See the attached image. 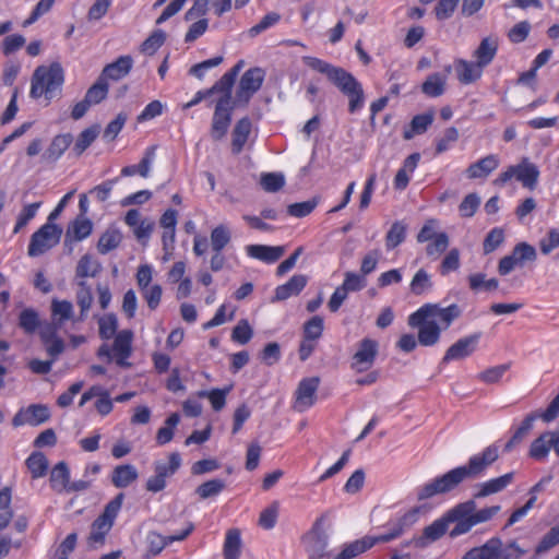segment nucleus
Instances as JSON below:
<instances>
[{"label": "nucleus", "instance_id": "obj_1", "mask_svg": "<svg viewBox=\"0 0 559 559\" xmlns=\"http://www.w3.org/2000/svg\"><path fill=\"white\" fill-rule=\"evenodd\" d=\"M498 459L499 448L496 444L488 445L481 453L471 456L467 465L455 467L424 485L417 492L418 500H426L453 490L465 479L479 476Z\"/></svg>", "mask_w": 559, "mask_h": 559}, {"label": "nucleus", "instance_id": "obj_2", "mask_svg": "<svg viewBox=\"0 0 559 559\" xmlns=\"http://www.w3.org/2000/svg\"><path fill=\"white\" fill-rule=\"evenodd\" d=\"M461 316L462 309L456 304L444 308L438 304H425L408 317L407 323L418 330V343L421 346H433L439 342L441 332L448 330Z\"/></svg>", "mask_w": 559, "mask_h": 559}, {"label": "nucleus", "instance_id": "obj_3", "mask_svg": "<svg viewBox=\"0 0 559 559\" xmlns=\"http://www.w3.org/2000/svg\"><path fill=\"white\" fill-rule=\"evenodd\" d=\"M304 62L312 70L325 74L326 78L348 97V110L355 112L364 105V90L356 78L343 68L334 67L316 57H304Z\"/></svg>", "mask_w": 559, "mask_h": 559}, {"label": "nucleus", "instance_id": "obj_4", "mask_svg": "<svg viewBox=\"0 0 559 559\" xmlns=\"http://www.w3.org/2000/svg\"><path fill=\"white\" fill-rule=\"evenodd\" d=\"M64 82V71L59 62H52L49 67L36 68L32 76L29 95L34 99L45 96L50 100L61 91Z\"/></svg>", "mask_w": 559, "mask_h": 559}, {"label": "nucleus", "instance_id": "obj_5", "mask_svg": "<svg viewBox=\"0 0 559 559\" xmlns=\"http://www.w3.org/2000/svg\"><path fill=\"white\" fill-rule=\"evenodd\" d=\"M406 515L399 519L390 528L388 533L380 534L378 536H364L360 539H357L353 543H349L344 547V549L334 558V559H353L358 555L365 552L366 550L373 547L379 543H389L397 537H400L406 524Z\"/></svg>", "mask_w": 559, "mask_h": 559}, {"label": "nucleus", "instance_id": "obj_6", "mask_svg": "<svg viewBox=\"0 0 559 559\" xmlns=\"http://www.w3.org/2000/svg\"><path fill=\"white\" fill-rule=\"evenodd\" d=\"M526 550L522 549L515 542L503 547L502 540L492 537L483 546L469 549L462 559H520Z\"/></svg>", "mask_w": 559, "mask_h": 559}, {"label": "nucleus", "instance_id": "obj_7", "mask_svg": "<svg viewBox=\"0 0 559 559\" xmlns=\"http://www.w3.org/2000/svg\"><path fill=\"white\" fill-rule=\"evenodd\" d=\"M123 499L124 495L122 492L118 493L106 504L103 513L92 523L91 533L87 537V544L91 548H97L104 544L105 537L111 530L115 519L121 509Z\"/></svg>", "mask_w": 559, "mask_h": 559}, {"label": "nucleus", "instance_id": "obj_8", "mask_svg": "<svg viewBox=\"0 0 559 559\" xmlns=\"http://www.w3.org/2000/svg\"><path fill=\"white\" fill-rule=\"evenodd\" d=\"M539 175L540 173L538 167L527 157H524L519 164L511 165L504 171H502L495 179L493 183L497 186H503L512 178H515L522 183L524 188L534 190L537 186Z\"/></svg>", "mask_w": 559, "mask_h": 559}, {"label": "nucleus", "instance_id": "obj_9", "mask_svg": "<svg viewBox=\"0 0 559 559\" xmlns=\"http://www.w3.org/2000/svg\"><path fill=\"white\" fill-rule=\"evenodd\" d=\"M61 235V227L47 222L32 235L27 250L28 255L38 257L53 248L59 243Z\"/></svg>", "mask_w": 559, "mask_h": 559}, {"label": "nucleus", "instance_id": "obj_10", "mask_svg": "<svg viewBox=\"0 0 559 559\" xmlns=\"http://www.w3.org/2000/svg\"><path fill=\"white\" fill-rule=\"evenodd\" d=\"M476 503L474 500H468L456 504L449 510L444 516L450 523H455V526L450 531L451 537L468 533L473 527V511H475Z\"/></svg>", "mask_w": 559, "mask_h": 559}, {"label": "nucleus", "instance_id": "obj_11", "mask_svg": "<svg viewBox=\"0 0 559 559\" xmlns=\"http://www.w3.org/2000/svg\"><path fill=\"white\" fill-rule=\"evenodd\" d=\"M233 107L228 104V97H219L212 119L211 136L215 141L222 140L229 128L231 121Z\"/></svg>", "mask_w": 559, "mask_h": 559}, {"label": "nucleus", "instance_id": "obj_12", "mask_svg": "<svg viewBox=\"0 0 559 559\" xmlns=\"http://www.w3.org/2000/svg\"><path fill=\"white\" fill-rule=\"evenodd\" d=\"M319 383L318 377L305 378L299 382L295 392V411L302 413L316 403Z\"/></svg>", "mask_w": 559, "mask_h": 559}, {"label": "nucleus", "instance_id": "obj_13", "mask_svg": "<svg viewBox=\"0 0 559 559\" xmlns=\"http://www.w3.org/2000/svg\"><path fill=\"white\" fill-rule=\"evenodd\" d=\"M322 518L318 519L311 531L305 537L309 559H322L326 555L328 534L322 528Z\"/></svg>", "mask_w": 559, "mask_h": 559}, {"label": "nucleus", "instance_id": "obj_14", "mask_svg": "<svg viewBox=\"0 0 559 559\" xmlns=\"http://www.w3.org/2000/svg\"><path fill=\"white\" fill-rule=\"evenodd\" d=\"M50 418L49 408L44 404H32L26 408H21L13 417L12 425L20 427L23 425L39 426Z\"/></svg>", "mask_w": 559, "mask_h": 559}, {"label": "nucleus", "instance_id": "obj_15", "mask_svg": "<svg viewBox=\"0 0 559 559\" xmlns=\"http://www.w3.org/2000/svg\"><path fill=\"white\" fill-rule=\"evenodd\" d=\"M480 336L481 334L478 332L457 340L447 349L442 362L448 364L469 357L476 350Z\"/></svg>", "mask_w": 559, "mask_h": 559}, {"label": "nucleus", "instance_id": "obj_16", "mask_svg": "<svg viewBox=\"0 0 559 559\" xmlns=\"http://www.w3.org/2000/svg\"><path fill=\"white\" fill-rule=\"evenodd\" d=\"M378 354V343L371 338H364L359 342L358 349L353 356L352 368L358 372L368 370Z\"/></svg>", "mask_w": 559, "mask_h": 559}, {"label": "nucleus", "instance_id": "obj_17", "mask_svg": "<svg viewBox=\"0 0 559 559\" xmlns=\"http://www.w3.org/2000/svg\"><path fill=\"white\" fill-rule=\"evenodd\" d=\"M265 72L261 68H250L247 70L239 82L237 96L239 99L249 100L257 93L264 81Z\"/></svg>", "mask_w": 559, "mask_h": 559}, {"label": "nucleus", "instance_id": "obj_18", "mask_svg": "<svg viewBox=\"0 0 559 559\" xmlns=\"http://www.w3.org/2000/svg\"><path fill=\"white\" fill-rule=\"evenodd\" d=\"M133 333L131 330H122L115 336L112 352L115 354L116 364L122 368L131 367L128 358L132 354Z\"/></svg>", "mask_w": 559, "mask_h": 559}, {"label": "nucleus", "instance_id": "obj_19", "mask_svg": "<svg viewBox=\"0 0 559 559\" xmlns=\"http://www.w3.org/2000/svg\"><path fill=\"white\" fill-rule=\"evenodd\" d=\"M193 530V524L189 523L186 530L176 535L163 536L156 532H150L146 537L148 552L152 556L158 555L168 544L186 539Z\"/></svg>", "mask_w": 559, "mask_h": 559}, {"label": "nucleus", "instance_id": "obj_20", "mask_svg": "<svg viewBox=\"0 0 559 559\" xmlns=\"http://www.w3.org/2000/svg\"><path fill=\"white\" fill-rule=\"evenodd\" d=\"M133 67V58L129 55L120 56L117 60L104 67L100 78L108 83V80L119 81L126 78Z\"/></svg>", "mask_w": 559, "mask_h": 559}, {"label": "nucleus", "instance_id": "obj_21", "mask_svg": "<svg viewBox=\"0 0 559 559\" xmlns=\"http://www.w3.org/2000/svg\"><path fill=\"white\" fill-rule=\"evenodd\" d=\"M73 142V136L70 133H63L56 135L47 150L41 155L43 162L46 164H55L62 154L69 148Z\"/></svg>", "mask_w": 559, "mask_h": 559}, {"label": "nucleus", "instance_id": "obj_22", "mask_svg": "<svg viewBox=\"0 0 559 559\" xmlns=\"http://www.w3.org/2000/svg\"><path fill=\"white\" fill-rule=\"evenodd\" d=\"M454 67L457 80L465 85L476 82L483 75L484 67L477 61L472 62L464 59H459L455 61Z\"/></svg>", "mask_w": 559, "mask_h": 559}, {"label": "nucleus", "instance_id": "obj_23", "mask_svg": "<svg viewBox=\"0 0 559 559\" xmlns=\"http://www.w3.org/2000/svg\"><path fill=\"white\" fill-rule=\"evenodd\" d=\"M308 277L304 274H296L290 280L276 287L273 301L286 300L292 296L298 295L307 285Z\"/></svg>", "mask_w": 559, "mask_h": 559}, {"label": "nucleus", "instance_id": "obj_24", "mask_svg": "<svg viewBox=\"0 0 559 559\" xmlns=\"http://www.w3.org/2000/svg\"><path fill=\"white\" fill-rule=\"evenodd\" d=\"M499 166V159L496 155H487L476 163L471 164L466 169L469 179L486 178Z\"/></svg>", "mask_w": 559, "mask_h": 559}, {"label": "nucleus", "instance_id": "obj_25", "mask_svg": "<svg viewBox=\"0 0 559 559\" xmlns=\"http://www.w3.org/2000/svg\"><path fill=\"white\" fill-rule=\"evenodd\" d=\"M514 478V473H507L497 478L489 479L478 485V491L474 495L475 498H484L506 489Z\"/></svg>", "mask_w": 559, "mask_h": 559}, {"label": "nucleus", "instance_id": "obj_26", "mask_svg": "<svg viewBox=\"0 0 559 559\" xmlns=\"http://www.w3.org/2000/svg\"><path fill=\"white\" fill-rule=\"evenodd\" d=\"M284 247L281 246L270 247L264 245H250L247 247V253L250 257L266 263H273L277 261L284 254Z\"/></svg>", "mask_w": 559, "mask_h": 559}, {"label": "nucleus", "instance_id": "obj_27", "mask_svg": "<svg viewBox=\"0 0 559 559\" xmlns=\"http://www.w3.org/2000/svg\"><path fill=\"white\" fill-rule=\"evenodd\" d=\"M251 132V121L249 118H241L237 121L233 130L231 151L234 154H239Z\"/></svg>", "mask_w": 559, "mask_h": 559}, {"label": "nucleus", "instance_id": "obj_28", "mask_svg": "<svg viewBox=\"0 0 559 559\" xmlns=\"http://www.w3.org/2000/svg\"><path fill=\"white\" fill-rule=\"evenodd\" d=\"M497 50L498 40L492 37H486L474 51V57L476 61L485 68L493 60Z\"/></svg>", "mask_w": 559, "mask_h": 559}, {"label": "nucleus", "instance_id": "obj_29", "mask_svg": "<svg viewBox=\"0 0 559 559\" xmlns=\"http://www.w3.org/2000/svg\"><path fill=\"white\" fill-rule=\"evenodd\" d=\"M51 320L59 324L60 326L68 320L78 321V319H73L74 309L73 305L68 300H58L52 299L51 306Z\"/></svg>", "mask_w": 559, "mask_h": 559}, {"label": "nucleus", "instance_id": "obj_30", "mask_svg": "<svg viewBox=\"0 0 559 559\" xmlns=\"http://www.w3.org/2000/svg\"><path fill=\"white\" fill-rule=\"evenodd\" d=\"M138 476V471L133 465H118L112 472L111 481L117 488H126L136 480Z\"/></svg>", "mask_w": 559, "mask_h": 559}, {"label": "nucleus", "instance_id": "obj_31", "mask_svg": "<svg viewBox=\"0 0 559 559\" xmlns=\"http://www.w3.org/2000/svg\"><path fill=\"white\" fill-rule=\"evenodd\" d=\"M447 75L442 73H432L427 76L421 84V92L428 97H439L445 91Z\"/></svg>", "mask_w": 559, "mask_h": 559}, {"label": "nucleus", "instance_id": "obj_32", "mask_svg": "<svg viewBox=\"0 0 559 559\" xmlns=\"http://www.w3.org/2000/svg\"><path fill=\"white\" fill-rule=\"evenodd\" d=\"M223 552L225 559H239L241 554V537L238 528L227 531Z\"/></svg>", "mask_w": 559, "mask_h": 559}, {"label": "nucleus", "instance_id": "obj_33", "mask_svg": "<svg viewBox=\"0 0 559 559\" xmlns=\"http://www.w3.org/2000/svg\"><path fill=\"white\" fill-rule=\"evenodd\" d=\"M433 119L435 112L432 110L415 116L411 121V129L404 131V139L409 140L414 134L426 132L433 122Z\"/></svg>", "mask_w": 559, "mask_h": 559}, {"label": "nucleus", "instance_id": "obj_34", "mask_svg": "<svg viewBox=\"0 0 559 559\" xmlns=\"http://www.w3.org/2000/svg\"><path fill=\"white\" fill-rule=\"evenodd\" d=\"M102 271L100 263L90 254H84L75 269L76 277H95Z\"/></svg>", "mask_w": 559, "mask_h": 559}, {"label": "nucleus", "instance_id": "obj_35", "mask_svg": "<svg viewBox=\"0 0 559 559\" xmlns=\"http://www.w3.org/2000/svg\"><path fill=\"white\" fill-rule=\"evenodd\" d=\"M70 473L64 462L55 465L50 473L51 487L57 491L68 490Z\"/></svg>", "mask_w": 559, "mask_h": 559}, {"label": "nucleus", "instance_id": "obj_36", "mask_svg": "<svg viewBox=\"0 0 559 559\" xmlns=\"http://www.w3.org/2000/svg\"><path fill=\"white\" fill-rule=\"evenodd\" d=\"M79 289L76 292V304L80 307V317L78 321H84L86 318L87 311L90 310L93 302V295L90 286L85 281H80L78 283Z\"/></svg>", "mask_w": 559, "mask_h": 559}, {"label": "nucleus", "instance_id": "obj_37", "mask_svg": "<svg viewBox=\"0 0 559 559\" xmlns=\"http://www.w3.org/2000/svg\"><path fill=\"white\" fill-rule=\"evenodd\" d=\"M19 326L27 334L35 333L40 326L38 312L33 308H26L19 316Z\"/></svg>", "mask_w": 559, "mask_h": 559}, {"label": "nucleus", "instance_id": "obj_38", "mask_svg": "<svg viewBox=\"0 0 559 559\" xmlns=\"http://www.w3.org/2000/svg\"><path fill=\"white\" fill-rule=\"evenodd\" d=\"M168 463L157 461L154 463V471L165 480L167 477L173 476L181 465L180 454L177 452L170 453L168 456Z\"/></svg>", "mask_w": 559, "mask_h": 559}, {"label": "nucleus", "instance_id": "obj_39", "mask_svg": "<svg viewBox=\"0 0 559 559\" xmlns=\"http://www.w3.org/2000/svg\"><path fill=\"white\" fill-rule=\"evenodd\" d=\"M109 92V85L100 76L96 82L86 91L84 98L91 105H97L103 102Z\"/></svg>", "mask_w": 559, "mask_h": 559}, {"label": "nucleus", "instance_id": "obj_40", "mask_svg": "<svg viewBox=\"0 0 559 559\" xmlns=\"http://www.w3.org/2000/svg\"><path fill=\"white\" fill-rule=\"evenodd\" d=\"M99 126H92L83 130L74 143L72 151L76 156H80L98 136Z\"/></svg>", "mask_w": 559, "mask_h": 559}, {"label": "nucleus", "instance_id": "obj_41", "mask_svg": "<svg viewBox=\"0 0 559 559\" xmlns=\"http://www.w3.org/2000/svg\"><path fill=\"white\" fill-rule=\"evenodd\" d=\"M122 240L121 234L116 229H107L97 242V250L102 254L116 249Z\"/></svg>", "mask_w": 559, "mask_h": 559}, {"label": "nucleus", "instance_id": "obj_42", "mask_svg": "<svg viewBox=\"0 0 559 559\" xmlns=\"http://www.w3.org/2000/svg\"><path fill=\"white\" fill-rule=\"evenodd\" d=\"M468 285L473 292H492L498 288L499 282L497 278L487 280L484 273H474L468 276Z\"/></svg>", "mask_w": 559, "mask_h": 559}, {"label": "nucleus", "instance_id": "obj_43", "mask_svg": "<svg viewBox=\"0 0 559 559\" xmlns=\"http://www.w3.org/2000/svg\"><path fill=\"white\" fill-rule=\"evenodd\" d=\"M26 465L33 478H39L47 473L48 460L41 452H34L26 460Z\"/></svg>", "mask_w": 559, "mask_h": 559}, {"label": "nucleus", "instance_id": "obj_44", "mask_svg": "<svg viewBox=\"0 0 559 559\" xmlns=\"http://www.w3.org/2000/svg\"><path fill=\"white\" fill-rule=\"evenodd\" d=\"M406 225L400 221L394 222L385 236V246L388 249H394L406 238Z\"/></svg>", "mask_w": 559, "mask_h": 559}, {"label": "nucleus", "instance_id": "obj_45", "mask_svg": "<svg viewBox=\"0 0 559 559\" xmlns=\"http://www.w3.org/2000/svg\"><path fill=\"white\" fill-rule=\"evenodd\" d=\"M231 386L225 389H213L211 391H200L199 397H207L214 411L218 412L224 408L226 404V396L230 392Z\"/></svg>", "mask_w": 559, "mask_h": 559}, {"label": "nucleus", "instance_id": "obj_46", "mask_svg": "<svg viewBox=\"0 0 559 559\" xmlns=\"http://www.w3.org/2000/svg\"><path fill=\"white\" fill-rule=\"evenodd\" d=\"M92 222L87 218H76L71 227L67 230V238L73 237L74 240L80 241L86 238L92 233Z\"/></svg>", "mask_w": 559, "mask_h": 559}, {"label": "nucleus", "instance_id": "obj_47", "mask_svg": "<svg viewBox=\"0 0 559 559\" xmlns=\"http://www.w3.org/2000/svg\"><path fill=\"white\" fill-rule=\"evenodd\" d=\"M118 329V319L116 314L108 313L98 319V333L100 338L110 340L116 336Z\"/></svg>", "mask_w": 559, "mask_h": 559}, {"label": "nucleus", "instance_id": "obj_48", "mask_svg": "<svg viewBox=\"0 0 559 559\" xmlns=\"http://www.w3.org/2000/svg\"><path fill=\"white\" fill-rule=\"evenodd\" d=\"M411 292L416 295L420 296L427 290H429L432 287V282L430 275L427 273L426 270L420 269L418 270L412 282H411Z\"/></svg>", "mask_w": 559, "mask_h": 559}, {"label": "nucleus", "instance_id": "obj_49", "mask_svg": "<svg viewBox=\"0 0 559 559\" xmlns=\"http://www.w3.org/2000/svg\"><path fill=\"white\" fill-rule=\"evenodd\" d=\"M449 522L445 520V516L443 515L441 519L436 520L430 525L424 528L421 538L430 543L436 542L445 534Z\"/></svg>", "mask_w": 559, "mask_h": 559}, {"label": "nucleus", "instance_id": "obj_50", "mask_svg": "<svg viewBox=\"0 0 559 559\" xmlns=\"http://www.w3.org/2000/svg\"><path fill=\"white\" fill-rule=\"evenodd\" d=\"M551 449L549 432L540 435L535 439L530 449V455L535 460L545 459Z\"/></svg>", "mask_w": 559, "mask_h": 559}, {"label": "nucleus", "instance_id": "obj_51", "mask_svg": "<svg viewBox=\"0 0 559 559\" xmlns=\"http://www.w3.org/2000/svg\"><path fill=\"white\" fill-rule=\"evenodd\" d=\"M225 487L224 480L214 478L198 486L195 492L201 499H207L217 496Z\"/></svg>", "mask_w": 559, "mask_h": 559}, {"label": "nucleus", "instance_id": "obj_52", "mask_svg": "<svg viewBox=\"0 0 559 559\" xmlns=\"http://www.w3.org/2000/svg\"><path fill=\"white\" fill-rule=\"evenodd\" d=\"M230 238V231L226 226H216L211 231V247L213 251H222L228 245Z\"/></svg>", "mask_w": 559, "mask_h": 559}, {"label": "nucleus", "instance_id": "obj_53", "mask_svg": "<svg viewBox=\"0 0 559 559\" xmlns=\"http://www.w3.org/2000/svg\"><path fill=\"white\" fill-rule=\"evenodd\" d=\"M504 241V231L500 227L492 228L484 239L483 250L485 254H489L498 249Z\"/></svg>", "mask_w": 559, "mask_h": 559}, {"label": "nucleus", "instance_id": "obj_54", "mask_svg": "<svg viewBox=\"0 0 559 559\" xmlns=\"http://www.w3.org/2000/svg\"><path fill=\"white\" fill-rule=\"evenodd\" d=\"M323 332V319L319 316L312 317L304 325V338L317 342Z\"/></svg>", "mask_w": 559, "mask_h": 559}, {"label": "nucleus", "instance_id": "obj_55", "mask_svg": "<svg viewBox=\"0 0 559 559\" xmlns=\"http://www.w3.org/2000/svg\"><path fill=\"white\" fill-rule=\"evenodd\" d=\"M235 83V79L227 72L211 87L207 93H222L221 97H228V104L231 103V88Z\"/></svg>", "mask_w": 559, "mask_h": 559}, {"label": "nucleus", "instance_id": "obj_56", "mask_svg": "<svg viewBox=\"0 0 559 559\" xmlns=\"http://www.w3.org/2000/svg\"><path fill=\"white\" fill-rule=\"evenodd\" d=\"M166 34L158 29L152 33L141 45V51L147 55H154L164 44Z\"/></svg>", "mask_w": 559, "mask_h": 559}, {"label": "nucleus", "instance_id": "obj_57", "mask_svg": "<svg viewBox=\"0 0 559 559\" xmlns=\"http://www.w3.org/2000/svg\"><path fill=\"white\" fill-rule=\"evenodd\" d=\"M40 202H35L25 205L17 216L16 224L14 226V233H19L23 227H25L31 219H33L40 207Z\"/></svg>", "mask_w": 559, "mask_h": 559}, {"label": "nucleus", "instance_id": "obj_58", "mask_svg": "<svg viewBox=\"0 0 559 559\" xmlns=\"http://www.w3.org/2000/svg\"><path fill=\"white\" fill-rule=\"evenodd\" d=\"M318 203L319 201L317 198L304 202L293 203L288 205L287 213L295 217H305L317 207Z\"/></svg>", "mask_w": 559, "mask_h": 559}, {"label": "nucleus", "instance_id": "obj_59", "mask_svg": "<svg viewBox=\"0 0 559 559\" xmlns=\"http://www.w3.org/2000/svg\"><path fill=\"white\" fill-rule=\"evenodd\" d=\"M253 335V331L247 320L242 319L233 329L231 338L239 344H247Z\"/></svg>", "mask_w": 559, "mask_h": 559}, {"label": "nucleus", "instance_id": "obj_60", "mask_svg": "<svg viewBox=\"0 0 559 559\" xmlns=\"http://www.w3.org/2000/svg\"><path fill=\"white\" fill-rule=\"evenodd\" d=\"M285 185L284 176L281 174L269 173L261 177V186L267 192H276Z\"/></svg>", "mask_w": 559, "mask_h": 559}, {"label": "nucleus", "instance_id": "obj_61", "mask_svg": "<svg viewBox=\"0 0 559 559\" xmlns=\"http://www.w3.org/2000/svg\"><path fill=\"white\" fill-rule=\"evenodd\" d=\"M278 515V502L274 501L271 506L264 509L259 518V524L265 528L271 530L275 526Z\"/></svg>", "mask_w": 559, "mask_h": 559}, {"label": "nucleus", "instance_id": "obj_62", "mask_svg": "<svg viewBox=\"0 0 559 559\" xmlns=\"http://www.w3.org/2000/svg\"><path fill=\"white\" fill-rule=\"evenodd\" d=\"M480 204V198L476 193L467 194L461 204L459 211L462 217H472Z\"/></svg>", "mask_w": 559, "mask_h": 559}, {"label": "nucleus", "instance_id": "obj_63", "mask_svg": "<svg viewBox=\"0 0 559 559\" xmlns=\"http://www.w3.org/2000/svg\"><path fill=\"white\" fill-rule=\"evenodd\" d=\"M449 246V237L445 233L437 234L432 241L426 247L429 257H438L447 250Z\"/></svg>", "mask_w": 559, "mask_h": 559}, {"label": "nucleus", "instance_id": "obj_64", "mask_svg": "<svg viewBox=\"0 0 559 559\" xmlns=\"http://www.w3.org/2000/svg\"><path fill=\"white\" fill-rule=\"evenodd\" d=\"M559 544V527L554 526L550 531L542 538L539 544L537 545L535 552L536 555H540L546 552L550 548L555 547Z\"/></svg>", "mask_w": 559, "mask_h": 559}]
</instances>
